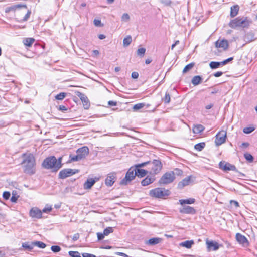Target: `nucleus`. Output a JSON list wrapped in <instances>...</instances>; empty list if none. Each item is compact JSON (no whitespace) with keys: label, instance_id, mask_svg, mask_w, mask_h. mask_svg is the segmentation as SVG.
Listing matches in <instances>:
<instances>
[{"label":"nucleus","instance_id":"nucleus-47","mask_svg":"<svg viewBox=\"0 0 257 257\" xmlns=\"http://www.w3.org/2000/svg\"><path fill=\"white\" fill-rule=\"evenodd\" d=\"M51 249L53 252L56 253L61 250V247L58 245H53L51 246Z\"/></svg>","mask_w":257,"mask_h":257},{"label":"nucleus","instance_id":"nucleus-38","mask_svg":"<svg viewBox=\"0 0 257 257\" xmlns=\"http://www.w3.org/2000/svg\"><path fill=\"white\" fill-rule=\"evenodd\" d=\"M244 157L249 162H252L253 161V157L249 153H245L244 154Z\"/></svg>","mask_w":257,"mask_h":257},{"label":"nucleus","instance_id":"nucleus-15","mask_svg":"<svg viewBox=\"0 0 257 257\" xmlns=\"http://www.w3.org/2000/svg\"><path fill=\"white\" fill-rule=\"evenodd\" d=\"M42 211L36 207L32 208L29 212L30 216L32 218H40L42 217Z\"/></svg>","mask_w":257,"mask_h":257},{"label":"nucleus","instance_id":"nucleus-35","mask_svg":"<svg viewBox=\"0 0 257 257\" xmlns=\"http://www.w3.org/2000/svg\"><path fill=\"white\" fill-rule=\"evenodd\" d=\"M205 143L204 142L199 143L196 144L194 146L195 150L198 151H201L205 147Z\"/></svg>","mask_w":257,"mask_h":257},{"label":"nucleus","instance_id":"nucleus-46","mask_svg":"<svg viewBox=\"0 0 257 257\" xmlns=\"http://www.w3.org/2000/svg\"><path fill=\"white\" fill-rule=\"evenodd\" d=\"M163 100L164 101L165 103H169L170 101V96L169 94L167 92L165 93V95L164 97L163 98Z\"/></svg>","mask_w":257,"mask_h":257},{"label":"nucleus","instance_id":"nucleus-41","mask_svg":"<svg viewBox=\"0 0 257 257\" xmlns=\"http://www.w3.org/2000/svg\"><path fill=\"white\" fill-rule=\"evenodd\" d=\"M146 52V49L144 48H141L138 49L137 51V54L138 56L142 57L144 56Z\"/></svg>","mask_w":257,"mask_h":257},{"label":"nucleus","instance_id":"nucleus-34","mask_svg":"<svg viewBox=\"0 0 257 257\" xmlns=\"http://www.w3.org/2000/svg\"><path fill=\"white\" fill-rule=\"evenodd\" d=\"M132 39L130 35L127 36L124 38L123 41V45L124 47L128 46L132 42Z\"/></svg>","mask_w":257,"mask_h":257},{"label":"nucleus","instance_id":"nucleus-36","mask_svg":"<svg viewBox=\"0 0 257 257\" xmlns=\"http://www.w3.org/2000/svg\"><path fill=\"white\" fill-rule=\"evenodd\" d=\"M34 246H37V247L40 248H44L46 245L44 243L41 242V241H35L33 242Z\"/></svg>","mask_w":257,"mask_h":257},{"label":"nucleus","instance_id":"nucleus-24","mask_svg":"<svg viewBox=\"0 0 257 257\" xmlns=\"http://www.w3.org/2000/svg\"><path fill=\"white\" fill-rule=\"evenodd\" d=\"M161 239L160 238H157V237L152 238H151V239H149L148 240H147L146 242V244H149L150 245H156V244L159 243L161 241Z\"/></svg>","mask_w":257,"mask_h":257},{"label":"nucleus","instance_id":"nucleus-25","mask_svg":"<svg viewBox=\"0 0 257 257\" xmlns=\"http://www.w3.org/2000/svg\"><path fill=\"white\" fill-rule=\"evenodd\" d=\"M244 40L246 42H250L255 40L254 34L252 32H248L244 35Z\"/></svg>","mask_w":257,"mask_h":257},{"label":"nucleus","instance_id":"nucleus-19","mask_svg":"<svg viewBox=\"0 0 257 257\" xmlns=\"http://www.w3.org/2000/svg\"><path fill=\"white\" fill-rule=\"evenodd\" d=\"M215 46L216 48H221L224 50L228 48V43L226 40H222L221 41L218 40L215 42Z\"/></svg>","mask_w":257,"mask_h":257},{"label":"nucleus","instance_id":"nucleus-63","mask_svg":"<svg viewBox=\"0 0 257 257\" xmlns=\"http://www.w3.org/2000/svg\"><path fill=\"white\" fill-rule=\"evenodd\" d=\"M175 171L176 172V174L178 176L181 175L183 173V171L179 169H176Z\"/></svg>","mask_w":257,"mask_h":257},{"label":"nucleus","instance_id":"nucleus-55","mask_svg":"<svg viewBox=\"0 0 257 257\" xmlns=\"http://www.w3.org/2000/svg\"><path fill=\"white\" fill-rule=\"evenodd\" d=\"M161 3L166 6H169L171 4V0H161Z\"/></svg>","mask_w":257,"mask_h":257},{"label":"nucleus","instance_id":"nucleus-10","mask_svg":"<svg viewBox=\"0 0 257 257\" xmlns=\"http://www.w3.org/2000/svg\"><path fill=\"white\" fill-rule=\"evenodd\" d=\"M237 241L243 247H247L249 245V242L246 237L239 233L236 234L235 236Z\"/></svg>","mask_w":257,"mask_h":257},{"label":"nucleus","instance_id":"nucleus-5","mask_svg":"<svg viewBox=\"0 0 257 257\" xmlns=\"http://www.w3.org/2000/svg\"><path fill=\"white\" fill-rule=\"evenodd\" d=\"M149 194L152 197L160 198L169 195V191L164 188H157L150 190Z\"/></svg>","mask_w":257,"mask_h":257},{"label":"nucleus","instance_id":"nucleus-14","mask_svg":"<svg viewBox=\"0 0 257 257\" xmlns=\"http://www.w3.org/2000/svg\"><path fill=\"white\" fill-rule=\"evenodd\" d=\"M219 167L224 171H235L236 170V167L234 165L222 161L219 163Z\"/></svg>","mask_w":257,"mask_h":257},{"label":"nucleus","instance_id":"nucleus-3","mask_svg":"<svg viewBox=\"0 0 257 257\" xmlns=\"http://www.w3.org/2000/svg\"><path fill=\"white\" fill-rule=\"evenodd\" d=\"M61 158L57 160L55 157L51 156L46 158L42 163V166L46 169H53L54 171H57L62 167Z\"/></svg>","mask_w":257,"mask_h":257},{"label":"nucleus","instance_id":"nucleus-1","mask_svg":"<svg viewBox=\"0 0 257 257\" xmlns=\"http://www.w3.org/2000/svg\"><path fill=\"white\" fill-rule=\"evenodd\" d=\"M24 172L29 175L35 173V159L32 154L24 155V160L22 162Z\"/></svg>","mask_w":257,"mask_h":257},{"label":"nucleus","instance_id":"nucleus-57","mask_svg":"<svg viewBox=\"0 0 257 257\" xmlns=\"http://www.w3.org/2000/svg\"><path fill=\"white\" fill-rule=\"evenodd\" d=\"M83 257H96V256L92 254H90L88 253H82Z\"/></svg>","mask_w":257,"mask_h":257},{"label":"nucleus","instance_id":"nucleus-54","mask_svg":"<svg viewBox=\"0 0 257 257\" xmlns=\"http://www.w3.org/2000/svg\"><path fill=\"white\" fill-rule=\"evenodd\" d=\"M233 59V57H230L223 61L221 62L222 65H225L227 64L228 62L231 61Z\"/></svg>","mask_w":257,"mask_h":257},{"label":"nucleus","instance_id":"nucleus-56","mask_svg":"<svg viewBox=\"0 0 257 257\" xmlns=\"http://www.w3.org/2000/svg\"><path fill=\"white\" fill-rule=\"evenodd\" d=\"M18 199V197L16 196L14 193H13V195L11 198V201L12 202L15 203L16 202Z\"/></svg>","mask_w":257,"mask_h":257},{"label":"nucleus","instance_id":"nucleus-8","mask_svg":"<svg viewBox=\"0 0 257 257\" xmlns=\"http://www.w3.org/2000/svg\"><path fill=\"white\" fill-rule=\"evenodd\" d=\"M226 139V132L225 131L219 132L215 136V143L217 146H219L223 144Z\"/></svg>","mask_w":257,"mask_h":257},{"label":"nucleus","instance_id":"nucleus-59","mask_svg":"<svg viewBox=\"0 0 257 257\" xmlns=\"http://www.w3.org/2000/svg\"><path fill=\"white\" fill-rule=\"evenodd\" d=\"M79 238V233H76L75 234L73 235V237H72V240L74 241H75L76 240H77Z\"/></svg>","mask_w":257,"mask_h":257},{"label":"nucleus","instance_id":"nucleus-26","mask_svg":"<svg viewBox=\"0 0 257 257\" xmlns=\"http://www.w3.org/2000/svg\"><path fill=\"white\" fill-rule=\"evenodd\" d=\"M35 41L33 38H26L23 40L24 45L26 46L31 47Z\"/></svg>","mask_w":257,"mask_h":257},{"label":"nucleus","instance_id":"nucleus-18","mask_svg":"<svg viewBox=\"0 0 257 257\" xmlns=\"http://www.w3.org/2000/svg\"><path fill=\"white\" fill-rule=\"evenodd\" d=\"M76 153L78 154L81 159L85 158L89 153V149L87 147H83L78 149Z\"/></svg>","mask_w":257,"mask_h":257},{"label":"nucleus","instance_id":"nucleus-33","mask_svg":"<svg viewBox=\"0 0 257 257\" xmlns=\"http://www.w3.org/2000/svg\"><path fill=\"white\" fill-rule=\"evenodd\" d=\"M209 66L211 69H216L219 67L220 66H222L221 62H215L212 61L210 63Z\"/></svg>","mask_w":257,"mask_h":257},{"label":"nucleus","instance_id":"nucleus-64","mask_svg":"<svg viewBox=\"0 0 257 257\" xmlns=\"http://www.w3.org/2000/svg\"><path fill=\"white\" fill-rule=\"evenodd\" d=\"M249 144L248 143H247V142H244V143H242L241 145H240V147L241 148H247L249 146Z\"/></svg>","mask_w":257,"mask_h":257},{"label":"nucleus","instance_id":"nucleus-7","mask_svg":"<svg viewBox=\"0 0 257 257\" xmlns=\"http://www.w3.org/2000/svg\"><path fill=\"white\" fill-rule=\"evenodd\" d=\"M136 176L135 169L130 168L126 173L125 177L120 181V184L125 185L133 180Z\"/></svg>","mask_w":257,"mask_h":257},{"label":"nucleus","instance_id":"nucleus-60","mask_svg":"<svg viewBox=\"0 0 257 257\" xmlns=\"http://www.w3.org/2000/svg\"><path fill=\"white\" fill-rule=\"evenodd\" d=\"M230 203L231 204H233V205H235V206L236 207H238L239 206V203L237 201H236L231 200L230 201Z\"/></svg>","mask_w":257,"mask_h":257},{"label":"nucleus","instance_id":"nucleus-51","mask_svg":"<svg viewBox=\"0 0 257 257\" xmlns=\"http://www.w3.org/2000/svg\"><path fill=\"white\" fill-rule=\"evenodd\" d=\"M97 238H98V240H102L104 238V236H105L104 234H103V233L98 232L97 233Z\"/></svg>","mask_w":257,"mask_h":257},{"label":"nucleus","instance_id":"nucleus-28","mask_svg":"<svg viewBox=\"0 0 257 257\" xmlns=\"http://www.w3.org/2000/svg\"><path fill=\"white\" fill-rule=\"evenodd\" d=\"M195 202V199L194 198H188L186 199H180L179 200V203L181 205H183L185 204H192Z\"/></svg>","mask_w":257,"mask_h":257},{"label":"nucleus","instance_id":"nucleus-2","mask_svg":"<svg viewBox=\"0 0 257 257\" xmlns=\"http://www.w3.org/2000/svg\"><path fill=\"white\" fill-rule=\"evenodd\" d=\"M251 21L247 17H238L230 21L229 26L233 29L247 28Z\"/></svg>","mask_w":257,"mask_h":257},{"label":"nucleus","instance_id":"nucleus-11","mask_svg":"<svg viewBox=\"0 0 257 257\" xmlns=\"http://www.w3.org/2000/svg\"><path fill=\"white\" fill-rule=\"evenodd\" d=\"M76 95L82 101L84 109H88L90 107V103L87 97L84 94L79 91L76 92Z\"/></svg>","mask_w":257,"mask_h":257},{"label":"nucleus","instance_id":"nucleus-58","mask_svg":"<svg viewBox=\"0 0 257 257\" xmlns=\"http://www.w3.org/2000/svg\"><path fill=\"white\" fill-rule=\"evenodd\" d=\"M132 77L134 79H137L139 77V74L138 72H132V75H131Z\"/></svg>","mask_w":257,"mask_h":257},{"label":"nucleus","instance_id":"nucleus-32","mask_svg":"<svg viewBox=\"0 0 257 257\" xmlns=\"http://www.w3.org/2000/svg\"><path fill=\"white\" fill-rule=\"evenodd\" d=\"M22 247L28 251H30L34 247L33 242L31 243L27 242H24L22 244Z\"/></svg>","mask_w":257,"mask_h":257},{"label":"nucleus","instance_id":"nucleus-29","mask_svg":"<svg viewBox=\"0 0 257 257\" xmlns=\"http://www.w3.org/2000/svg\"><path fill=\"white\" fill-rule=\"evenodd\" d=\"M135 172L136 173V176L143 177L147 174L148 171L145 170L144 169L137 168L136 169H135Z\"/></svg>","mask_w":257,"mask_h":257},{"label":"nucleus","instance_id":"nucleus-37","mask_svg":"<svg viewBox=\"0 0 257 257\" xmlns=\"http://www.w3.org/2000/svg\"><path fill=\"white\" fill-rule=\"evenodd\" d=\"M69 158L71 161H78L82 160L78 154L76 155H70Z\"/></svg>","mask_w":257,"mask_h":257},{"label":"nucleus","instance_id":"nucleus-23","mask_svg":"<svg viewBox=\"0 0 257 257\" xmlns=\"http://www.w3.org/2000/svg\"><path fill=\"white\" fill-rule=\"evenodd\" d=\"M239 10V7L238 5H234L232 7H231V11H230V17L232 18L235 17L238 13Z\"/></svg>","mask_w":257,"mask_h":257},{"label":"nucleus","instance_id":"nucleus-20","mask_svg":"<svg viewBox=\"0 0 257 257\" xmlns=\"http://www.w3.org/2000/svg\"><path fill=\"white\" fill-rule=\"evenodd\" d=\"M190 182L191 176H187L178 183V188L179 189H182L185 186L188 185Z\"/></svg>","mask_w":257,"mask_h":257},{"label":"nucleus","instance_id":"nucleus-12","mask_svg":"<svg viewBox=\"0 0 257 257\" xmlns=\"http://www.w3.org/2000/svg\"><path fill=\"white\" fill-rule=\"evenodd\" d=\"M116 179V174L112 172L107 175L105 179V184L107 186H112Z\"/></svg>","mask_w":257,"mask_h":257},{"label":"nucleus","instance_id":"nucleus-44","mask_svg":"<svg viewBox=\"0 0 257 257\" xmlns=\"http://www.w3.org/2000/svg\"><path fill=\"white\" fill-rule=\"evenodd\" d=\"M66 96V93H65L64 92H61V93H60L59 94H57L55 96V98L57 100H63L65 97Z\"/></svg>","mask_w":257,"mask_h":257},{"label":"nucleus","instance_id":"nucleus-6","mask_svg":"<svg viewBox=\"0 0 257 257\" xmlns=\"http://www.w3.org/2000/svg\"><path fill=\"white\" fill-rule=\"evenodd\" d=\"M175 173L174 171H170L165 173L159 180L160 184H168L172 183L175 180Z\"/></svg>","mask_w":257,"mask_h":257},{"label":"nucleus","instance_id":"nucleus-62","mask_svg":"<svg viewBox=\"0 0 257 257\" xmlns=\"http://www.w3.org/2000/svg\"><path fill=\"white\" fill-rule=\"evenodd\" d=\"M223 74V72L221 71H218L214 73L213 75L216 77H219Z\"/></svg>","mask_w":257,"mask_h":257},{"label":"nucleus","instance_id":"nucleus-45","mask_svg":"<svg viewBox=\"0 0 257 257\" xmlns=\"http://www.w3.org/2000/svg\"><path fill=\"white\" fill-rule=\"evenodd\" d=\"M68 254L71 257H81L80 253L78 251H70Z\"/></svg>","mask_w":257,"mask_h":257},{"label":"nucleus","instance_id":"nucleus-22","mask_svg":"<svg viewBox=\"0 0 257 257\" xmlns=\"http://www.w3.org/2000/svg\"><path fill=\"white\" fill-rule=\"evenodd\" d=\"M154 180H155V178L154 177L147 176L146 178H145L144 179H143L142 181L141 184H142V186H147L149 184L153 182Z\"/></svg>","mask_w":257,"mask_h":257},{"label":"nucleus","instance_id":"nucleus-39","mask_svg":"<svg viewBox=\"0 0 257 257\" xmlns=\"http://www.w3.org/2000/svg\"><path fill=\"white\" fill-rule=\"evenodd\" d=\"M194 63H191L188 65H187L184 67V68L183 70V73H186L188 71L191 69L193 68V67L194 66Z\"/></svg>","mask_w":257,"mask_h":257},{"label":"nucleus","instance_id":"nucleus-61","mask_svg":"<svg viewBox=\"0 0 257 257\" xmlns=\"http://www.w3.org/2000/svg\"><path fill=\"white\" fill-rule=\"evenodd\" d=\"M59 110L62 111H66L67 110V108L64 105H61L59 106Z\"/></svg>","mask_w":257,"mask_h":257},{"label":"nucleus","instance_id":"nucleus-40","mask_svg":"<svg viewBox=\"0 0 257 257\" xmlns=\"http://www.w3.org/2000/svg\"><path fill=\"white\" fill-rule=\"evenodd\" d=\"M113 232V228L111 227L106 228L103 231V234L105 236L108 235L110 233Z\"/></svg>","mask_w":257,"mask_h":257},{"label":"nucleus","instance_id":"nucleus-42","mask_svg":"<svg viewBox=\"0 0 257 257\" xmlns=\"http://www.w3.org/2000/svg\"><path fill=\"white\" fill-rule=\"evenodd\" d=\"M255 130L253 127H246L243 128V132L244 133L248 134L252 132Z\"/></svg>","mask_w":257,"mask_h":257},{"label":"nucleus","instance_id":"nucleus-4","mask_svg":"<svg viewBox=\"0 0 257 257\" xmlns=\"http://www.w3.org/2000/svg\"><path fill=\"white\" fill-rule=\"evenodd\" d=\"M147 164H149L150 166V174H158L162 168V164L160 160H153L152 162H146L141 164H138L136 165L137 167H144Z\"/></svg>","mask_w":257,"mask_h":257},{"label":"nucleus","instance_id":"nucleus-49","mask_svg":"<svg viewBox=\"0 0 257 257\" xmlns=\"http://www.w3.org/2000/svg\"><path fill=\"white\" fill-rule=\"evenodd\" d=\"M52 210V207L51 206H49L48 205H47L42 210L43 212L44 213H47L48 212H50Z\"/></svg>","mask_w":257,"mask_h":257},{"label":"nucleus","instance_id":"nucleus-17","mask_svg":"<svg viewBox=\"0 0 257 257\" xmlns=\"http://www.w3.org/2000/svg\"><path fill=\"white\" fill-rule=\"evenodd\" d=\"M180 212L183 214H194L196 213L195 209L189 206H184L180 209Z\"/></svg>","mask_w":257,"mask_h":257},{"label":"nucleus","instance_id":"nucleus-9","mask_svg":"<svg viewBox=\"0 0 257 257\" xmlns=\"http://www.w3.org/2000/svg\"><path fill=\"white\" fill-rule=\"evenodd\" d=\"M76 173L75 170L71 169H65L61 170L59 174V177L61 179H65L68 177L71 176Z\"/></svg>","mask_w":257,"mask_h":257},{"label":"nucleus","instance_id":"nucleus-21","mask_svg":"<svg viewBox=\"0 0 257 257\" xmlns=\"http://www.w3.org/2000/svg\"><path fill=\"white\" fill-rule=\"evenodd\" d=\"M194 244V241L193 240H186L180 243L179 245L182 247H185L187 249L191 248L192 246Z\"/></svg>","mask_w":257,"mask_h":257},{"label":"nucleus","instance_id":"nucleus-30","mask_svg":"<svg viewBox=\"0 0 257 257\" xmlns=\"http://www.w3.org/2000/svg\"><path fill=\"white\" fill-rule=\"evenodd\" d=\"M204 130V127L201 124H198L193 128V132L195 134H199L203 132Z\"/></svg>","mask_w":257,"mask_h":257},{"label":"nucleus","instance_id":"nucleus-53","mask_svg":"<svg viewBox=\"0 0 257 257\" xmlns=\"http://www.w3.org/2000/svg\"><path fill=\"white\" fill-rule=\"evenodd\" d=\"M94 24L95 26H96L97 27H101L102 26V25L101 24V21L99 20H97V19H94Z\"/></svg>","mask_w":257,"mask_h":257},{"label":"nucleus","instance_id":"nucleus-16","mask_svg":"<svg viewBox=\"0 0 257 257\" xmlns=\"http://www.w3.org/2000/svg\"><path fill=\"white\" fill-rule=\"evenodd\" d=\"M99 180V178L95 177V178H88L86 181L85 182L83 185V187L85 189H90L93 185Z\"/></svg>","mask_w":257,"mask_h":257},{"label":"nucleus","instance_id":"nucleus-13","mask_svg":"<svg viewBox=\"0 0 257 257\" xmlns=\"http://www.w3.org/2000/svg\"><path fill=\"white\" fill-rule=\"evenodd\" d=\"M206 244L207 245V248L208 251L211 250L216 251L219 248V244L216 241L209 240L207 239L206 240Z\"/></svg>","mask_w":257,"mask_h":257},{"label":"nucleus","instance_id":"nucleus-27","mask_svg":"<svg viewBox=\"0 0 257 257\" xmlns=\"http://www.w3.org/2000/svg\"><path fill=\"white\" fill-rule=\"evenodd\" d=\"M202 80V77L200 76L197 75L194 76L191 80V82L194 86L198 85L199 84Z\"/></svg>","mask_w":257,"mask_h":257},{"label":"nucleus","instance_id":"nucleus-50","mask_svg":"<svg viewBox=\"0 0 257 257\" xmlns=\"http://www.w3.org/2000/svg\"><path fill=\"white\" fill-rule=\"evenodd\" d=\"M31 14V11H28L27 13V14L25 15V17L23 18V19L21 21H26L28 20Z\"/></svg>","mask_w":257,"mask_h":257},{"label":"nucleus","instance_id":"nucleus-48","mask_svg":"<svg viewBox=\"0 0 257 257\" xmlns=\"http://www.w3.org/2000/svg\"><path fill=\"white\" fill-rule=\"evenodd\" d=\"M130 19V16L127 13H124L121 17V21L127 22Z\"/></svg>","mask_w":257,"mask_h":257},{"label":"nucleus","instance_id":"nucleus-52","mask_svg":"<svg viewBox=\"0 0 257 257\" xmlns=\"http://www.w3.org/2000/svg\"><path fill=\"white\" fill-rule=\"evenodd\" d=\"M3 197L5 199L8 200L10 197V192L7 191L4 192L3 194Z\"/></svg>","mask_w":257,"mask_h":257},{"label":"nucleus","instance_id":"nucleus-43","mask_svg":"<svg viewBox=\"0 0 257 257\" xmlns=\"http://www.w3.org/2000/svg\"><path fill=\"white\" fill-rule=\"evenodd\" d=\"M145 104L143 103H137L134 105L133 109L134 110H138L144 107Z\"/></svg>","mask_w":257,"mask_h":257},{"label":"nucleus","instance_id":"nucleus-31","mask_svg":"<svg viewBox=\"0 0 257 257\" xmlns=\"http://www.w3.org/2000/svg\"><path fill=\"white\" fill-rule=\"evenodd\" d=\"M20 8H27V6L26 5H20V4H18V5H14V6H12L11 7L7 8L6 9V12H9L10 11H15L17 9Z\"/></svg>","mask_w":257,"mask_h":257}]
</instances>
